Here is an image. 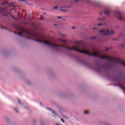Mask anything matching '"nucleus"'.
Listing matches in <instances>:
<instances>
[{"label":"nucleus","instance_id":"f257e3e1","mask_svg":"<svg viewBox=\"0 0 125 125\" xmlns=\"http://www.w3.org/2000/svg\"><path fill=\"white\" fill-rule=\"evenodd\" d=\"M26 35L30 37L31 38H34L35 39H39L35 40V42H40L41 43H44L46 45H49L52 49L56 50V51H62V48H65L67 50H74L82 54L86 55V46L85 45H79L74 46L72 47L69 46H66L64 44H52L51 43L46 42V37L42 35H39L37 34H34L30 31H24Z\"/></svg>","mask_w":125,"mask_h":125},{"label":"nucleus","instance_id":"f03ea898","mask_svg":"<svg viewBox=\"0 0 125 125\" xmlns=\"http://www.w3.org/2000/svg\"><path fill=\"white\" fill-rule=\"evenodd\" d=\"M77 61L78 63H79V64H82V65H83L87 68L92 69L93 70H94V71H96V72H97V73L102 74V72H103V68H102V67L100 66V64H99V63L93 64L90 63L89 62L84 59H81V58H78L77 59Z\"/></svg>","mask_w":125,"mask_h":125},{"label":"nucleus","instance_id":"7ed1b4c3","mask_svg":"<svg viewBox=\"0 0 125 125\" xmlns=\"http://www.w3.org/2000/svg\"><path fill=\"white\" fill-rule=\"evenodd\" d=\"M103 13L105 15H110L111 14V10L109 7L103 6L102 11L100 13V15H103Z\"/></svg>","mask_w":125,"mask_h":125},{"label":"nucleus","instance_id":"20e7f679","mask_svg":"<svg viewBox=\"0 0 125 125\" xmlns=\"http://www.w3.org/2000/svg\"><path fill=\"white\" fill-rule=\"evenodd\" d=\"M104 71L105 73H109V71H112L113 69V65L110 63H105L104 64Z\"/></svg>","mask_w":125,"mask_h":125},{"label":"nucleus","instance_id":"39448f33","mask_svg":"<svg viewBox=\"0 0 125 125\" xmlns=\"http://www.w3.org/2000/svg\"><path fill=\"white\" fill-rule=\"evenodd\" d=\"M115 16L121 21H125V16L122 15L120 12L116 11L115 13Z\"/></svg>","mask_w":125,"mask_h":125},{"label":"nucleus","instance_id":"423d86ee","mask_svg":"<svg viewBox=\"0 0 125 125\" xmlns=\"http://www.w3.org/2000/svg\"><path fill=\"white\" fill-rule=\"evenodd\" d=\"M100 33H102V34L105 35V36H109L110 35H113V34H115L114 31L112 30L111 33H110V31L106 29L101 30L100 31Z\"/></svg>","mask_w":125,"mask_h":125},{"label":"nucleus","instance_id":"0eeeda50","mask_svg":"<svg viewBox=\"0 0 125 125\" xmlns=\"http://www.w3.org/2000/svg\"><path fill=\"white\" fill-rule=\"evenodd\" d=\"M0 12L2 13L3 16H7V15H8V12L7 11V8L0 7Z\"/></svg>","mask_w":125,"mask_h":125},{"label":"nucleus","instance_id":"6e6552de","mask_svg":"<svg viewBox=\"0 0 125 125\" xmlns=\"http://www.w3.org/2000/svg\"><path fill=\"white\" fill-rule=\"evenodd\" d=\"M18 102L19 104H20V105L22 106V108H24V109H26V110H29V108H28V107L24 105V104L21 102V100H20V99H18Z\"/></svg>","mask_w":125,"mask_h":125},{"label":"nucleus","instance_id":"1a4fd4ad","mask_svg":"<svg viewBox=\"0 0 125 125\" xmlns=\"http://www.w3.org/2000/svg\"><path fill=\"white\" fill-rule=\"evenodd\" d=\"M46 109L48 111H51V112L54 114V115H52V117H54V118H56V117H58L59 116V115H58V114H57V113H55V111L52 110L50 108L46 107Z\"/></svg>","mask_w":125,"mask_h":125},{"label":"nucleus","instance_id":"9d476101","mask_svg":"<svg viewBox=\"0 0 125 125\" xmlns=\"http://www.w3.org/2000/svg\"><path fill=\"white\" fill-rule=\"evenodd\" d=\"M81 0H82L83 1H85L86 2H88L89 1V0H73V1H71V3H74V2L77 3V2H79L81 1Z\"/></svg>","mask_w":125,"mask_h":125},{"label":"nucleus","instance_id":"9b49d317","mask_svg":"<svg viewBox=\"0 0 125 125\" xmlns=\"http://www.w3.org/2000/svg\"><path fill=\"white\" fill-rule=\"evenodd\" d=\"M2 54L4 55V56H7L8 54H9V51L7 50H4L2 51Z\"/></svg>","mask_w":125,"mask_h":125},{"label":"nucleus","instance_id":"f8f14e48","mask_svg":"<svg viewBox=\"0 0 125 125\" xmlns=\"http://www.w3.org/2000/svg\"><path fill=\"white\" fill-rule=\"evenodd\" d=\"M15 2H12L10 4H8V3L7 1H4L0 4V5H4L5 4H9V5H12V4H14Z\"/></svg>","mask_w":125,"mask_h":125},{"label":"nucleus","instance_id":"ddd939ff","mask_svg":"<svg viewBox=\"0 0 125 125\" xmlns=\"http://www.w3.org/2000/svg\"><path fill=\"white\" fill-rule=\"evenodd\" d=\"M48 75L49 77H50L51 78H52L55 76V73H54V72H53V71H50V72H49Z\"/></svg>","mask_w":125,"mask_h":125},{"label":"nucleus","instance_id":"4468645a","mask_svg":"<svg viewBox=\"0 0 125 125\" xmlns=\"http://www.w3.org/2000/svg\"><path fill=\"white\" fill-rule=\"evenodd\" d=\"M70 95H71L70 93H69L68 94H63L62 95V98H67V97H68V96H70Z\"/></svg>","mask_w":125,"mask_h":125},{"label":"nucleus","instance_id":"2eb2a0df","mask_svg":"<svg viewBox=\"0 0 125 125\" xmlns=\"http://www.w3.org/2000/svg\"><path fill=\"white\" fill-rule=\"evenodd\" d=\"M65 54H66V55H67V56H70V57H72V56H73V54H72L69 51H66Z\"/></svg>","mask_w":125,"mask_h":125},{"label":"nucleus","instance_id":"dca6fc26","mask_svg":"<svg viewBox=\"0 0 125 125\" xmlns=\"http://www.w3.org/2000/svg\"><path fill=\"white\" fill-rule=\"evenodd\" d=\"M94 4L96 6H99V7L102 6L101 3H100L99 2H95Z\"/></svg>","mask_w":125,"mask_h":125},{"label":"nucleus","instance_id":"f3484780","mask_svg":"<svg viewBox=\"0 0 125 125\" xmlns=\"http://www.w3.org/2000/svg\"><path fill=\"white\" fill-rule=\"evenodd\" d=\"M39 123L42 125H44V123H43V120L42 119H40L39 121Z\"/></svg>","mask_w":125,"mask_h":125},{"label":"nucleus","instance_id":"a211bd4d","mask_svg":"<svg viewBox=\"0 0 125 125\" xmlns=\"http://www.w3.org/2000/svg\"><path fill=\"white\" fill-rule=\"evenodd\" d=\"M105 18L104 17V18H99L98 19V21H104V20H105Z\"/></svg>","mask_w":125,"mask_h":125},{"label":"nucleus","instance_id":"6ab92c4d","mask_svg":"<svg viewBox=\"0 0 125 125\" xmlns=\"http://www.w3.org/2000/svg\"><path fill=\"white\" fill-rule=\"evenodd\" d=\"M5 120L6 121V122H7V123H10V119H9V118H8V117H5Z\"/></svg>","mask_w":125,"mask_h":125},{"label":"nucleus","instance_id":"aec40b11","mask_svg":"<svg viewBox=\"0 0 125 125\" xmlns=\"http://www.w3.org/2000/svg\"><path fill=\"white\" fill-rule=\"evenodd\" d=\"M26 83L28 84V85H31L32 84V82L29 80L26 81Z\"/></svg>","mask_w":125,"mask_h":125},{"label":"nucleus","instance_id":"412c9836","mask_svg":"<svg viewBox=\"0 0 125 125\" xmlns=\"http://www.w3.org/2000/svg\"><path fill=\"white\" fill-rule=\"evenodd\" d=\"M36 123H37V120L34 119L33 120V123H32V125H36Z\"/></svg>","mask_w":125,"mask_h":125},{"label":"nucleus","instance_id":"4be33fe9","mask_svg":"<svg viewBox=\"0 0 125 125\" xmlns=\"http://www.w3.org/2000/svg\"><path fill=\"white\" fill-rule=\"evenodd\" d=\"M60 8H71V6H65V7H61Z\"/></svg>","mask_w":125,"mask_h":125},{"label":"nucleus","instance_id":"5701e85b","mask_svg":"<svg viewBox=\"0 0 125 125\" xmlns=\"http://www.w3.org/2000/svg\"><path fill=\"white\" fill-rule=\"evenodd\" d=\"M10 16L11 17H12V18H14L15 20H18V19L15 18V17H14L13 15H12V14H11Z\"/></svg>","mask_w":125,"mask_h":125},{"label":"nucleus","instance_id":"b1692460","mask_svg":"<svg viewBox=\"0 0 125 125\" xmlns=\"http://www.w3.org/2000/svg\"><path fill=\"white\" fill-rule=\"evenodd\" d=\"M120 64H121V65H123V66H125V62H121Z\"/></svg>","mask_w":125,"mask_h":125},{"label":"nucleus","instance_id":"393cba45","mask_svg":"<svg viewBox=\"0 0 125 125\" xmlns=\"http://www.w3.org/2000/svg\"><path fill=\"white\" fill-rule=\"evenodd\" d=\"M60 11H63V12H67L68 10H63V9H60Z\"/></svg>","mask_w":125,"mask_h":125},{"label":"nucleus","instance_id":"a878e982","mask_svg":"<svg viewBox=\"0 0 125 125\" xmlns=\"http://www.w3.org/2000/svg\"><path fill=\"white\" fill-rule=\"evenodd\" d=\"M15 111L16 112V113H19V110L17 108H15Z\"/></svg>","mask_w":125,"mask_h":125},{"label":"nucleus","instance_id":"bb28decb","mask_svg":"<svg viewBox=\"0 0 125 125\" xmlns=\"http://www.w3.org/2000/svg\"><path fill=\"white\" fill-rule=\"evenodd\" d=\"M18 36L19 37H22L23 36V33H19Z\"/></svg>","mask_w":125,"mask_h":125},{"label":"nucleus","instance_id":"cd10ccee","mask_svg":"<svg viewBox=\"0 0 125 125\" xmlns=\"http://www.w3.org/2000/svg\"><path fill=\"white\" fill-rule=\"evenodd\" d=\"M119 47H122V48H124V47H125V45L122 44V45H119Z\"/></svg>","mask_w":125,"mask_h":125},{"label":"nucleus","instance_id":"c85d7f7f","mask_svg":"<svg viewBox=\"0 0 125 125\" xmlns=\"http://www.w3.org/2000/svg\"><path fill=\"white\" fill-rule=\"evenodd\" d=\"M84 113L85 115H87V114H88L89 112H88V111H85Z\"/></svg>","mask_w":125,"mask_h":125},{"label":"nucleus","instance_id":"c756f323","mask_svg":"<svg viewBox=\"0 0 125 125\" xmlns=\"http://www.w3.org/2000/svg\"><path fill=\"white\" fill-rule=\"evenodd\" d=\"M90 39H91L92 40H95L96 39V37H90Z\"/></svg>","mask_w":125,"mask_h":125},{"label":"nucleus","instance_id":"7c9ffc66","mask_svg":"<svg viewBox=\"0 0 125 125\" xmlns=\"http://www.w3.org/2000/svg\"><path fill=\"white\" fill-rule=\"evenodd\" d=\"M111 48H112V47H111V48H106L105 50L106 51H108V50H110V49H111Z\"/></svg>","mask_w":125,"mask_h":125},{"label":"nucleus","instance_id":"2f4dec72","mask_svg":"<svg viewBox=\"0 0 125 125\" xmlns=\"http://www.w3.org/2000/svg\"><path fill=\"white\" fill-rule=\"evenodd\" d=\"M39 105H40L41 106V107H42V103L40 102L39 103Z\"/></svg>","mask_w":125,"mask_h":125},{"label":"nucleus","instance_id":"473e14b6","mask_svg":"<svg viewBox=\"0 0 125 125\" xmlns=\"http://www.w3.org/2000/svg\"><path fill=\"white\" fill-rule=\"evenodd\" d=\"M61 120V122H62V123H65V120H64V119H63L62 118Z\"/></svg>","mask_w":125,"mask_h":125},{"label":"nucleus","instance_id":"72a5a7b5","mask_svg":"<svg viewBox=\"0 0 125 125\" xmlns=\"http://www.w3.org/2000/svg\"><path fill=\"white\" fill-rule=\"evenodd\" d=\"M57 8H58V7L57 6H55L53 8V9H55V10L57 9Z\"/></svg>","mask_w":125,"mask_h":125},{"label":"nucleus","instance_id":"f704fd0d","mask_svg":"<svg viewBox=\"0 0 125 125\" xmlns=\"http://www.w3.org/2000/svg\"><path fill=\"white\" fill-rule=\"evenodd\" d=\"M41 20H44V18L43 17H42V18H40Z\"/></svg>","mask_w":125,"mask_h":125},{"label":"nucleus","instance_id":"c9c22d12","mask_svg":"<svg viewBox=\"0 0 125 125\" xmlns=\"http://www.w3.org/2000/svg\"><path fill=\"white\" fill-rule=\"evenodd\" d=\"M62 42H66V40H62Z\"/></svg>","mask_w":125,"mask_h":125},{"label":"nucleus","instance_id":"e433bc0d","mask_svg":"<svg viewBox=\"0 0 125 125\" xmlns=\"http://www.w3.org/2000/svg\"><path fill=\"white\" fill-rule=\"evenodd\" d=\"M58 19H62V17H58Z\"/></svg>","mask_w":125,"mask_h":125},{"label":"nucleus","instance_id":"4c0bfd02","mask_svg":"<svg viewBox=\"0 0 125 125\" xmlns=\"http://www.w3.org/2000/svg\"><path fill=\"white\" fill-rule=\"evenodd\" d=\"M71 29H72L73 30L76 29V27L75 26H73L71 28Z\"/></svg>","mask_w":125,"mask_h":125},{"label":"nucleus","instance_id":"58836bf2","mask_svg":"<svg viewBox=\"0 0 125 125\" xmlns=\"http://www.w3.org/2000/svg\"><path fill=\"white\" fill-rule=\"evenodd\" d=\"M118 39H113V41H118Z\"/></svg>","mask_w":125,"mask_h":125},{"label":"nucleus","instance_id":"ea45409f","mask_svg":"<svg viewBox=\"0 0 125 125\" xmlns=\"http://www.w3.org/2000/svg\"><path fill=\"white\" fill-rule=\"evenodd\" d=\"M98 26H102V23H98Z\"/></svg>","mask_w":125,"mask_h":125},{"label":"nucleus","instance_id":"a19ab883","mask_svg":"<svg viewBox=\"0 0 125 125\" xmlns=\"http://www.w3.org/2000/svg\"><path fill=\"white\" fill-rule=\"evenodd\" d=\"M61 36H62V37H63V38H65V35L61 34Z\"/></svg>","mask_w":125,"mask_h":125},{"label":"nucleus","instance_id":"79ce46f5","mask_svg":"<svg viewBox=\"0 0 125 125\" xmlns=\"http://www.w3.org/2000/svg\"><path fill=\"white\" fill-rule=\"evenodd\" d=\"M14 9H15V8H12V9H10V11H12V10H14Z\"/></svg>","mask_w":125,"mask_h":125},{"label":"nucleus","instance_id":"37998d69","mask_svg":"<svg viewBox=\"0 0 125 125\" xmlns=\"http://www.w3.org/2000/svg\"><path fill=\"white\" fill-rule=\"evenodd\" d=\"M12 7H16V6L15 5H12Z\"/></svg>","mask_w":125,"mask_h":125},{"label":"nucleus","instance_id":"c03bdc74","mask_svg":"<svg viewBox=\"0 0 125 125\" xmlns=\"http://www.w3.org/2000/svg\"><path fill=\"white\" fill-rule=\"evenodd\" d=\"M15 34H16V35H18V34H19V33H18V32H15Z\"/></svg>","mask_w":125,"mask_h":125},{"label":"nucleus","instance_id":"a18cd8bd","mask_svg":"<svg viewBox=\"0 0 125 125\" xmlns=\"http://www.w3.org/2000/svg\"><path fill=\"white\" fill-rule=\"evenodd\" d=\"M21 1H25V0H20Z\"/></svg>","mask_w":125,"mask_h":125},{"label":"nucleus","instance_id":"49530a36","mask_svg":"<svg viewBox=\"0 0 125 125\" xmlns=\"http://www.w3.org/2000/svg\"><path fill=\"white\" fill-rule=\"evenodd\" d=\"M116 28H120V26H117L116 27Z\"/></svg>","mask_w":125,"mask_h":125},{"label":"nucleus","instance_id":"de8ad7c7","mask_svg":"<svg viewBox=\"0 0 125 125\" xmlns=\"http://www.w3.org/2000/svg\"><path fill=\"white\" fill-rule=\"evenodd\" d=\"M96 29H97L96 28H93V30H96Z\"/></svg>","mask_w":125,"mask_h":125},{"label":"nucleus","instance_id":"09e8293b","mask_svg":"<svg viewBox=\"0 0 125 125\" xmlns=\"http://www.w3.org/2000/svg\"><path fill=\"white\" fill-rule=\"evenodd\" d=\"M65 20H66V19H62V21H65Z\"/></svg>","mask_w":125,"mask_h":125},{"label":"nucleus","instance_id":"8fccbe9b","mask_svg":"<svg viewBox=\"0 0 125 125\" xmlns=\"http://www.w3.org/2000/svg\"><path fill=\"white\" fill-rule=\"evenodd\" d=\"M43 14H44V15H45V14H46V13H43Z\"/></svg>","mask_w":125,"mask_h":125},{"label":"nucleus","instance_id":"3c124183","mask_svg":"<svg viewBox=\"0 0 125 125\" xmlns=\"http://www.w3.org/2000/svg\"><path fill=\"white\" fill-rule=\"evenodd\" d=\"M54 26H57V24H56L54 25Z\"/></svg>","mask_w":125,"mask_h":125},{"label":"nucleus","instance_id":"603ef678","mask_svg":"<svg viewBox=\"0 0 125 125\" xmlns=\"http://www.w3.org/2000/svg\"><path fill=\"white\" fill-rule=\"evenodd\" d=\"M56 125H59V124H56Z\"/></svg>","mask_w":125,"mask_h":125},{"label":"nucleus","instance_id":"864d4df0","mask_svg":"<svg viewBox=\"0 0 125 125\" xmlns=\"http://www.w3.org/2000/svg\"><path fill=\"white\" fill-rule=\"evenodd\" d=\"M8 7H9V6H8Z\"/></svg>","mask_w":125,"mask_h":125}]
</instances>
